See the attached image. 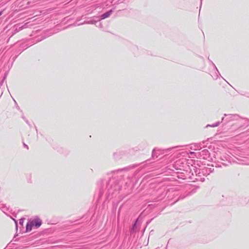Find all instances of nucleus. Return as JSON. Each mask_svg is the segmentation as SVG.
Returning <instances> with one entry per match:
<instances>
[{"label": "nucleus", "mask_w": 249, "mask_h": 249, "mask_svg": "<svg viewBox=\"0 0 249 249\" xmlns=\"http://www.w3.org/2000/svg\"><path fill=\"white\" fill-rule=\"evenodd\" d=\"M46 37V36H43L41 37V39H40L39 41H41V40L45 39Z\"/></svg>", "instance_id": "20"}, {"label": "nucleus", "mask_w": 249, "mask_h": 249, "mask_svg": "<svg viewBox=\"0 0 249 249\" xmlns=\"http://www.w3.org/2000/svg\"><path fill=\"white\" fill-rule=\"evenodd\" d=\"M31 222L32 223V225L36 228H39L42 224L41 220L37 217L33 219Z\"/></svg>", "instance_id": "8"}, {"label": "nucleus", "mask_w": 249, "mask_h": 249, "mask_svg": "<svg viewBox=\"0 0 249 249\" xmlns=\"http://www.w3.org/2000/svg\"><path fill=\"white\" fill-rule=\"evenodd\" d=\"M124 154V152L123 151H118L114 153V157L115 159H119L121 158V156H123Z\"/></svg>", "instance_id": "12"}, {"label": "nucleus", "mask_w": 249, "mask_h": 249, "mask_svg": "<svg viewBox=\"0 0 249 249\" xmlns=\"http://www.w3.org/2000/svg\"><path fill=\"white\" fill-rule=\"evenodd\" d=\"M95 18L84 21L81 24H95L97 22L99 21L98 17H96Z\"/></svg>", "instance_id": "10"}, {"label": "nucleus", "mask_w": 249, "mask_h": 249, "mask_svg": "<svg viewBox=\"0 0 249 249\" xmlns=\"http://www.w3.org/2000/svg\"><path fill=\"white\" fill-rule=\"evenodd\" d=\"M138 221V218H137L134 223L133 224V226H132V227L131 229V232H134L135 230H136V225H137V222Z\"/></svg>", "instance_id": "14"}, {"label": "nucleus", "mask_w": 249, "mask_h": 249, "mask_svg": "<svg viewBox=\"0 0 249 249\" xmlns=\"http://www.w3.org/2000/svg\"><path fill=\"white\" fill-rule=\"evenodd\" d=\"M23 118L24 119V120L25 121V122H26V123L27 124H28L29 125H30L29 123V122L28 121V120H26L24 117H23Z\"/></svg>", "instance_id": "22"}, {"label": "nucleus", "mask_w": 249, "mask_h": 249, "mask_svg": "<svg viewBox=\"0 0 249 249\" xmlns=\"http://www.w3.org/2000/svg\"><path fill=\"white\" fill-rule=\"evenodd\" d=\"M123 171V169L118 170L117 172H122Z\"/></svg>", "instance_id": "26"}, {"label": "nucleus", "mask_w": 249, "mask_h": 249, "mask_svg": "<svg viewBox=\"0 0 249 249\" xmlns=\"http://www.w3.org/2000/svg\"><path fill=\"white\" fill-rule=\"evenodd\" d=\"M2 13H3V11H0V16L1 15H2Z\"/></svg>", "instance_id": "25"}, {"label": "nucleus", "mask_w": 249, "mask_h": 249, "mask_svg": "<svg viewBox=\"0 0 249 249\" xmlns=\"http://www.w3.org/2000/svg\"><path fill=\"white\" fill-rule=\"evenodd\" d=\"M161 154H162V151L161 149L155 148L152 151V157L155 159L158 158Z\"/></svg>", "instance_id": "6"}, {"label": "nucleus", "mask_w": 249, "mask_h": 249, "mask_svg": "<svg viewBox=\"0 0 249 249\" xmlns=\"http://www.w3.org/2000/svg\"><path fill=\"white\" fill-rule=\"evenodd\" d=\"M219 124H220V122H217L213 124H208L206 126V127L211 126V127H216V126H218L219 125Z\"/></svg>", "instance_id": "15"}, {"label": "nucleus", "mask_w": 249, "mask_h": 249, "mask_svg": "<svg viewBox=\"0 0 249 249\" xmlns=\"http://www.w3.org/2000/svg\"><path fill=\"white\" fill-rule=\"evenodd\" d=\"M213 167V165L212 166L204 167L201 169H199L198 174H202L205 176H207L213 172L214 170Z\"/></svg>", "instance_id": "3"}, {"label": "nucleus", "mask_w": 249, "mask_h": 249, "mask_svg": "<svg viewBox=\"0 0 249 249\" xmlns=\"http://www.w3.org/2000/svg\"><path fill=\"white\" fill-rule=\"evenodd\" d=\"M14 221L15 222V224H16V227L17 228V225H18L17 221H16L15 219H14Z\"/></svg>", "instance_id": "21"}, {"label": "nucleus", "mask_w": 249, "mask_h": 249, "mask_svg": "<svg viewBox=\"0 0 249 249\" xmlns=\"http://www.w3.org/2000/svg\"><path fill=\"white\" fill-rule=\"evenodd\" d=\"M204 180H205L204 178H201V180L202 181H204Z\"/></svg>", "instance_id": "27"}, {"label": "nucleus", "mask_w": 249, "mask_h": 249, "mask_svg": "<svg viewBox=\"0 0 249 249\" xmlns=\"http://www.w3.org/2000/svg\"><path fill=\"white\" fill-rule=\"evenodd\" d=\"M224 116H227V118L226 119L227 122L231 121H239V119H241V117L239 116L238 114H229L227 115L225 114Z\"/></svg>", "instance_id": "4"}, {"label": "nucleus", "mask_w": 249, "mask_h": 249, "mask_svg": "<svg viewBox=\"0 0 249 249\" xmlns=\"http://www.w3.org/2000/svg\"><path fill=\"white\" fill-rule=\"evenodd\" d=\"M23 145H24V147L27 148V149H28V146L27 145H26V144L24 143Z\"/></svg>", "instance_id": "23"}, {"label": "nucleus", "mask_w": 249, "mask_h": 249, "mask_svg": "<svg viewBox=\"0 0 249 249\" xmlns=\"http://www.w3.org/2000/svg\"><path fill=\"white\" fill-rule=\"evenodd\" d=\"M197 149L198 150L200 149L201 148V146L199 145L197 146Z\"/></svg>", "instance_id": "24"}, {"label": "nucleus", "mask_w": 249, "mask_h": 249, "mask_svg": "<svg viewBox=\"0 0 249 249\" xmlns=\"http://www.w3.org/2000/svg\"><path fill=\"white\" fill-rule=\"evenodd\" d=\"M113 10H110L109 11H107V12H105V13L101 15L99 17H98V20H101L105 19L110 16V15L112 13Z\"/></svg>", "instance_id": "9"}, {"label": "nucleus", "mask_w": 249, "mask_h": 249, "mask_svg": "<svg viewBox=\"0 0 249 249\" xmlns=\"http://www.w3.org/2000/svg\"><path fill=\"white\" fill-rule=\"evenodd\" d=\"M33 227H34V226H33V225H32V222L31 221L28 222V223L26 224V231L27 232L30 231L32 230Z\"/></svg>", "instance_id": "11"}, {"label": "nucleus", "mask_w": 249, "mask_h": 249, "mask_svg": "<svg viewBox=\"0 0 249 249\" xmlns=\"http://www.w3.org/2000/svg\"><path fill=\"white\" fill-rule=\"evenodd\" d=\"M24 220L25 218H21L20 219H19V223L20 225H23Z\"/></svg>", "instance_id": "17"}, {"label": "nucleus", "mask_w": 249, "mask_h": 249, "mask_svg": "<svg viewBox=\"0 0 249 249\" xmlns=\"http://www.w3.org/2000/svg\"><path fill=\"white\" fill-rule=\"evenodd\" d=\"M238 122V124L240 125L239 127H244L248 126L249 125V119L247 118H243L241 117V119H239Z\"/></svg>", "instance_id": "5"}, {"label": "nucleus", "mask_w": 249, "mask_h": 249, "mask_svg": "<svg viewBox=\"0 0 249 249\" xmlns=\"http://www.w3.org/2000/svg\"><path fill=\"white\" fill-rule=\"evenodd\" d=\"M167 191L162 189H159L157 192V196L155 198H152L151 201L154 202H158L162 200L166 196Z\"/></svg>", "instance_id": "2"}, {"label": "nucleus", "mask_w": 249, "mask_h": 249, "mask_svg": "<svg viewBox=\"0 0 249 249\" xmlns=\"http://www.w3.org/2000/svg\"><path fill=\"white\" fill-rule=\"evenodd\" d=\"M222 121H224V117H222Z\"/></svg>", "instance_id": "28"}, {"label": "nucleus", "mask_w": 249, "mask_h": 249, "mask_svg": "<svg viewBox=\"0 0 249 249\" xmlns=\"http://www.w3.org/2000/svg\"><path fill=\"white\" fill-rule=\"evenodd\" d=\"M97 27L102 28L103 27V25L101 23H99L98 25H96Z\"/></svg>", "instance_id": "19"}, {"label": "nucleus", "mask_w": 249, "mask_h": 249, "mask_svg": "<svg viewBox=\"0 0 249 249\" xmlns=\"http://www.w3.org/2000/svg\"><path fill=\"white\" fill-rule=\"evenodd\" d=\"M1 206H0V208L3 209L2 211L3 212L4 210H6L7 209L5 205L1 204Z\"/></svg>", "instance_id": "18"}, {"label": "nucleus", "mask_w": 249, "mask_h": 249, "mask_svg": "<svg viewBox=\"0 0 249 249\" xmlns=\"http://www.w3.org/2000/svg\"><path fill=\"white\" fill-rule=\"evenodd\" d=\"M208 59L210 62V63L212 65V66L214 68V69L217 71V73L219 74V75H220V74L217 69V68H216V67L215 66V64L212 61H211L210 59H209V57H208Z\"/></svg>", "instance_id": "13"}, {"label": "nucleus", "mask_w": 249, "mask_h": 249, "mask_svg": "<svg viewBox=\"0 0 249 249\" xmlns=\"http://www.w3.org/2000/svg\"><path fill=\"white\" fill-rule=\"evenodd\" d=\"M121 187L118 181L112 179L108 180H102L100 183L98 200H99L103 195L106 193L107 197L109 198L111 196L116 194L121 190Z\"/></svg>", "instance_id": "1"}, {"label": "nucleus", "mask_w": 249, "mask_h": 249, "mask_svg": "<svg viewBox=\"0 0 249 249\" xmlns=\"http://www.w3.org/2000/svg\"><path fill=\"white\" fill-rule=\"evenodd\" d=\"M202 154L205 155L206 156L209 154V151L206 149H205V150L202 151Z\"/></svg>", "instance_id": "16"}, {"label": "nucleus", "mask_w": 249, "mask_h": 249, "mask_svg": "<svg viewBox=\"0 0 249 249\" xmlns=\"http://www.w3.org/2000/svg\"><path fill=\"white\" fill-rule=\"evenodd\" d=\"M227 161L228 163H230V161L228 160V159L227 158L225 157V156H223V157H221L220 159V161H218V163H215V166L216 167H221V165L220 164H219V163H221L223 165L226 166H228V164L227 163H224L223 162V161H225V160Z\"/></svg>", "instance_id": "7"}]
</instances>
